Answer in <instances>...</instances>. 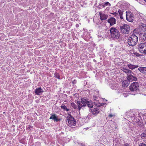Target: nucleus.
Segmentation results:
<instances>
[{"label":"nucleus","instance_id":"1","mask_svg":"<svg viewBox=\"0 0 146 146\" xmlns=\"http://www.w3.org/2000/svg\"><path fill=\"white\" fill-rule=\"evenodd\" d=\"M110 38L112 39L117 42H120L122 40V38L120 36V33L116 28L112 27L110 29Z\"/></svg>","mask_w":146,"mask_h":146},{"label":"nucleus","instance_id":"2","mask_svg":"<svg viewBox=\"0 0 146 146\" xmlns=\"http://www.w3.org/2000/svg\"><path fill=\"white\" fill-rule=\"evenodd\" d=\"M77 103L78 105V109L79 110H81L82 107H85L87 105L90 108L93 107L92 101L88 100L85 97L82 98L80 101H77Z\"/></svg>","mask_w":146,"mask_h":146},{"label":"nucleus","instance_id":"3","mask_svg":"<svg viewBox=\"0 0 146 146\" xmlns=\"http://www.w3.org/2000/svg\"><path fill=\"white\" fill-rule=\"evenodd\" d=\"M127 41L128 45L130 46H133L137 43L138 37H136L134 35H131L129 37Z\"/></svg>","mask_w":146,"mask_h":146},{"label":"nucleus","instance_id":"4","mask_svg":"<svg viewBox=\"0 0 146 146\" xmlns=\"http://www.w3.org/2000/svg\"><path fill=\"white\" fill-rule=\"evenodd\" d=\"M139 84L138 82H135L131 84L129 86V89L131 91L134 92L135 94L139 92Z\"/></svg>","mask_w":146,"mask_h":146},{"label":"nucleus","instance_id":"5","mask_svg":"<svg viewBox=\"0 0 146 146\" xmlns=\"http://www.w3.org/2000/svg\"><path fill=\"white\" fill-rule=\"evenodd\" d=\"M119 28L121 33L125 34H129L130 30L129 25L126 24H123L122 26H120Z\"/></svg>","mask_w":146,"mask_h":146},{"label":"nucleus","instance_id":"6","mask_svg":"<svg viewBox=\"0 0 146 146\" xmlns=\"http://www.w3.org/2000/svg\"><path fill=\"white\" fill-rule=\"evenodd\" d=\"M68 115L67 117V120L69 126L72 127V126H75L76 125V121L73 117L70 114H68Z\"/></svg>","mask_w":146,"mask_h":146},{"label":"nucleus","instance_id":"7","mask_svg":"<svg viewBox=\"0 0 146 146\" xmlns=\"http://www.w3.org/2000/svg\"><path fill=\"white\" fill-rule=\"evenodd\" d=\"M143 34V33L140 31V29L137 28L135 29L133 31L132 34L131 35L132 36H135L136 37H138V36L140 35L141 37H142V35Z\"/></svg>","mask_w":146,"mask_h":146},{"label":"nucleus","instance_id":"8","mask_svg":"<svg viewBox=\"0 0 146 146\" xmlns=\"http://www.w3.org/2000/svg\"><path fill=\"white\" fill-rule=\"evenodd\" d=\"M92 109H90V110L91 111L93 115L94 116H96L100 112V108L98 106H95L92 108Z\"/></svg>","mask_w":146,"mask_h":146},{"label":"nucleus","instance_id":"9","mask_svg":"<svg viewBox=\"0 0 146 146\" xmlns=\"http://www.w3.org/2000/svg\"><path fill=\"white\" fill-rule=\"evenodd\" d=\"M126 17L127 20L129 22H132L133 21L134 17L133 16V14L130 11L126 12Z\"/></svg>","mask_w":146,"mask_h":146},{"label":"nucleus","instance_id":"10","mask_svg":"<svg viewBox=\"0 0 146 146\" xmlns=\"http://www.w3.org/2000/svg\"><path fill=\"white\" fill-rule=\"evenodd\" d=\"M135 74H127V78L129 82H133V81H136L137 80V77L134 76Z\"/></svg>","mask_w":146,"mask_h":146},{"label":"nucleus","instance_id":"11","mask_svg":"<svg viewBox=\"0 0 146 146\" xmlns=\"http://www.w3.org/2000/svg\"><path fill=\"white\" fill-rule=\"evenodd\" d=\"M50 117L49 119L53 120L54 121L58 122L60 121L61 119L58 118L56 114L54 113H52L50 114Z\"/></svg>","mask_w":146,"mask_h":146},{"label":"nucleus","instance_id":"12","mask_svg":"<svg viewBox=\"0 0 146 146\" xmlns=\"http://www.w3.org/2000/svg\"><path fill=\"white\" fill-rule=\"evenodd\" d=\"M146 46V44L145 43H141L138 45L137 48L139 52L141 53Z\"/></svg>","mask_w":146,"mask_h":146},{"label":"nucleus","instance_id":"13","mask_svg":"<svg viewBox=\"0 0 146 146\" xmlns=\"http://www.w3.org/2000/svg\"><path fill=\"white\" fill-rule=\"evenodd\" d=\"M44 92L42 89L41 87L35 89V94L36 95H40Z\"/></svg>","mask_w":146,"mask_h":146},{"label":"nucleus","instance_id":"14","mask_svg":"<svg viewBox=\"0 0 146 146\" xmlns=\"http://www.w3.org/2000/svg\"><path fill=\"white\" fill-rule=\"evenodd\" d=\"M107 21L110 24V26H112L116 23V19L113 17H110L108 19Z\"/></svg>","mask_w":146,"mask_h":146},{"label":"nucleus","instance_id":"15","mask_svg":"<svg viewBox=\"0 0 146 146\" xmlns=\"http://www.w3.org/2000/svg\"><path fill=\"white\" fill-rule=\"evenodd\" d=\"M99 14L100 16V19L101 20H104L107 19L108 15H107L101 12Z\"/></svg>","mask_w":146,"mask_h":146},{"label":"nucleus","instance_id":"16","mask_svg":"<svg viewBox=\"0 0 146 146\" xmlns=\"http://www.w3.org/2000/svg\"><path fill=\"white\" fill-rule=\"evenodd\" d=\"M138 70L141 73L146 75V67H140Z\"/></svg>","mask_w":146,"mask_h":146},{"label":"nucleus","instance_id":"17","mask_svg":"<svg viewBox=\"0 0 146 146\" xmlns=\"http://www.w3.org/2000/svg\"><path fill=\"white\" fill-rule=\"evenodd\" d=\"M130 82L127 79V80H125L122 82V86L123 87H127L129 84Z\"/></svg>","mask_w":146,"mask_h":146},{"label":"nucleus","instance_id":"18","mask_svg":"<svg viewBox=\"0 0 146 146\" xmlns=\"http://www.w3.org/2000/svg\"><path fill=\"white\" fill-rule=\"evenodd\" d=\"M139 29H141L143 32L146 31V24L141 23L139 26Z\"/></svg>","mask_w":146,"mask_h":146},{"label":"nucleus","instance_id":"19","mask_svg":"<svg viewBox=\"0 0 146 146\" xmlns=\"http://www.w3.org/2000/svg\"><path fill=\"white\" fill-rule=\"evenodd\" d=\"M127 66L129 69L131 70H133V69L137 68L139 67V66L138 65H135L131 64H127Z\"/></svg>","mask_w":146,"mask_h":146},{"label":"nucleus","instance_id":"20","mask_svg":"<svg viewBox=\"0 0 146 146\" xmlns=\"http://www.w3.org/2000/svg\"><path fill=\"white\" fill-rule=\"evenodd\" d=\"M123 72H124L125 73H127V74L131 73L132 74H134V73L130 70L124 68H123Z\"/></svg>","mask_w":146,"mask_h":146},{"label":"nucleus","instance_id":"21","mask_svg":"<svg viewBox=\"0 0 146 146\" xmlns=\"http://www.w3.org/2000/svg\"><path fill=\"white\" fill-rule=\"evenodd\" d=\"M60 107L61 108L63 109L64 111H68L70 110V109L67 108L64 104H62Z\"/></svg>","mask_w":146,"mask_h":146},{"label":"nucleus","instance_id":"22","mask_svg":"<svg viewBox=\"0 0 146 146\" xmlns=\"http://www.w3.org/2000/svg\"><path fill=\"white\" fill-rule=\"evenodd\" d=\"M102 8L105 7L106 6H111V4L108 2H104L102 3Z\"/></svg>","mask_w":146,"mask_h":146},{"label":"nucleus","instance_id":"23","mask_svg":"<svg viewBox=\"0 0 146 146\" xmlns=\"http://www.w3.org/2000/svg\"><path fill=\"white\" fill-rule=\"evenodd\" d=\"M140 136L142 139H146V130L141 134Z\"/></svg>","mask_w":146,"mask_h":146},{"label":"nucleus","instance_id":"24","mask_svg":"<svg viewBox=\"0 0 146 146\" xmlns=\"http://www.w3.org/2000/svg\"><path fill=\"white\" fill-rule=\"evenodd\" d=\"M54 77L58 79H60V74L57 72H56L54 73Z\"/></svg>","mask_w":146,"mask_h":146},{"label":"nucleus","instance_id":"25","mask_svg":"<svg viewBox=\"0 0 146 146\" xmlns=\"http://www.w3.org/2000/svg\"><path fill=\"white\" fill-rule=\"evenodd\" d=\"M133 54L134 55V56H135L137 57H141L143 56L142 55H141L139 53L137 52H135L133 53Z\"/></svg>","mask_w":146,"mask_h":146},{"label":"nucleus","instance_id":"26","mask_svg":"<svg viewBox=\"0 0 146 146\" xmlns=\"http://www.w3.org/2000/svg\"><path fill=\"white\" fill-rule=\"evenodd\" d=\"M71 105L72 106L73 108L74 109H76L77 108V105H76L75 103L74 102L71 103Z\"/></svg>","mask_w":146,"mask_h":146},{"label":"nucleus","instance_id":"27","mask_svg":"<svg viewBox=\"0 0 146 146\" xmlns=\"http://www.w3.org/2000/svg\"><path fill=\"white\" fill-rule=\"evenodd\" d=\"M112 14L113 15H114L115 17L117 18L119 17V15L118 14L116 13V12L113 13H112Z\"/></svg>","mask_w":146,"mask_h":146},{"label":"nucleus","instance_id":"28","mask_svg":"<svg viewBox=\"0 0 146 146\" xmlns=\"http://www.w3.org/2000/svg\"><path fill=\"white\" fill-rule=\"evenodd\" d=\"M142 36L143 38V40L144 41H146V33L143 34Z\"/></svg>","mask_w":146,"mask_h":146},{"label":"nucleus","instance_id":"29","mask_svg":"<svg viewBox=\"0 0 146 146\" xmlns=\"http://www.w3.org/2000/svg\"><path fill=\"white\" fill-rule=\"evenodd\" d=\"M124 11L123 10H121L120 9H119L118 12L119 14V15H123V13Z\"/></svg>","mask_w":146,"mask_h":146},{"label":"nucleus","instance_id":"30","mask_svg":"<svg viewBox=\"0 0 146 146\" xmlns=\"http://www.w3.org/2000/svg\"><path fill=\"white\" fill-rule=\"evenodd\" d=\"M139 146H146V144L143 143H141L139 144Z\"/></svg>","mask_w":146,"mask_h":146},{"label":"nucleus","instance_id":"31","mask_svg":"<svg viewBox=\"0 0 146 146\" xmlns=\"http://www.w3.org/2000/svg\"><path fill=\"white\" fill-rule=\"evenodd\" d=\"M102 4L100 3L98 5L97 7L98 9H101V7H102Z\"/></svg>","mask_w":146,"mask_h":146},{"label":"nucleus","instance_id":"32","mask_svg":"<svg viewBox=\"0 0 146 146\" xmlns=\"http://www.w3.org/2000/svg\"><path fill=\"white\" fill-rule=\"evenodd\" d=\"M105 104V103H101V104L99 103V105H98V106H98V107L100 108V107L104 106V105Z\"/></svg>","mask_w":146,"mask_h":146},{"label":"nucleus","instance_id":"33","mask_svg":"<svg viewBox=\"0 0 146 146\" xmlns=\"http://www.w3.org/2000/svg\"><path fill=\"white\" fill-rule=\"evenodd\" d=\"M33 126L31 125H29L27 127V129L29 130H31L32 128H33Z\"/></svg>","mask_w":146,"mask_h":146},{"label":"nucleus","instance_id":"34","mask_svg":"<svg viewBox=\"0 0 146 146\" xmlns=\"http://www.w3.org/2000/svg\"><path fill=\"white\" fill-rule=\"evenodd\" d=\"M76 80L75 79L72 82V83L73 84H74L76 83Z\"/></svg>","mask_w":146,"mask_h":146},{"label":"nucleus","instance_id":"35","mask_svg":"<svg viewBox=\"0 0 146 146\" xmlns=\"http://www.w3.org/2000/svg\"><path fill=\"white\" fill-rule=\"evenodd\" d=\"M124 146H130L129 144L128 143H125L124 144Z\"/></svg>","mask_w":146,"mask_h":146},{"label":"nucleus","instance_id":"36","mask_svg":"<svg viewBox=\"0 0 146 146\" xmlns=\"http://www.w3.org/2000/svg\"><path fill=\"white\" fill-rule=\"evenodd\" d=\"M35 145H40V143L39 142H37L36 143Z\"/></svg>","mask_w":146,"mask_h":146},{"label":"nucleus","instance_id":"37","mask_svg":"<svg viewBox=\"0 0 146 146\" xmlns=\"http://www.w3.org/2000/svg\"><path fill=\"white\" fill-rule=\"evenodd\" d=\"M80 146H85V145L84 144L82 143L80 144Z\"/></svg>","mask_w":146,"mask_h":146},{"label":"nucleus","instance_id":"38","mask_svg":"<svg viewBox=\"0 0 146 146\" xmlns=\"http://www.w3.org/2000/svg\"><path fill=\"white\" fill-rule=\"evenodd\" d=\"M119 16H120V18L121 19H123L122 15H119Z\"/></svg>","mask_w":146,"mask_h":146},{"label":"nucleus","instance_id":"39","mask_svg":"<svg viewBox=\"0 0 146 146\" xmlns=\"http://www.w3.org/2000/svg\"><path fill=\"white\" fill-rule=\"evenodd\" d=\"M113 115H112V114H110L109 115V117H113Z\"/></svg>","mask_w":146,"mask_h":146},{"label":"nucleus","instance_id":"40","mask_svg":"<svg viewBox=\"0 0 146 146\" xmlns=\"http://www.w3.org/2000/svg\"><path fill=\"white\" fill-rule=\"evenodd\" d=\"M87 34H88V33L87 32H85L84 33V35H87Z\"/></svg>","mask_w":146,"mask_h":146},{"label":"nucleus","instance_id":"41","mask_svg":"<svg viewBox=\"0 0 146 146\" xmlns=\"http://www.w3.org/2000/svg\"><path fill=\"white\" fill-rule=\"evenodd\" d=\"M94 99L96 100V97L95 96L94 97Z\"/></svg>","mask_w":146,"mask_h":146},{"label":"nucleus","instance_id":"42","mask_svg":"<svg viewBox=\"0 0 146 146\" xmlns=\"http://www.w3.org/2000/svg\"><path fill=\"white\" fill-rule=\"evenodd\" d=\"M76 27H78L79 26V25L77 24L76 25Z\"/></svg>","mask_w":146,"mask_h":146},{"label":"nucleus","instance_id":"43","mask_svg":"<svg viewBox=\"0 0 146 146\" xmlns=\"http://www.w3.org/2000/svg\"><path fill=\"white\" fill-rule=\"evenodd\" d=\"M5 113V112H3V114H4V113Z\"/></svg>","mask_w":146,"mask_h":146},{"label":"nucleus","instance_id":"44","mask_svg":"<svg viewBox=\"0 0 146 146\" xmlns=\"http://www.w3.org/2000/svg\"><path fill=\"white\" fill-rule=\"evenodd\" d=\"M146 2V0H144Z\"/></svg>","mask_w":146,"mask_h":146},{"label":"nucleus","instance_id":"45","mask_svg":"<svg viewBox=\"0 0 146 146\" xmlns=\"http://www.w3.org/2000/svg\"><path fill=\"white\" fill-rule=\"evenodd\" d=\"M117 128V127L115 126V128L116 129Z\"/></svg>","mask_w":146,"mask_h":146}]
</instances>
